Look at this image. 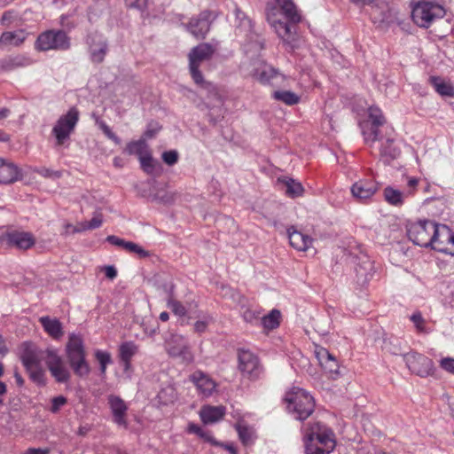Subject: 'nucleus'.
<instances>
[{
  "instance_id": "1",
  "label": "nucleus",
  "mask_w": 454,
  "mask_h": 454,
  "mask_svg": "<svg viewBox=\"0 0 454 454\" xmlns=\"http://www.w3.org/2000/svg\"><path fill=\"white\" fill-rule=\"evenodd\" d=\"M274 2L267 4V20L286 49L293 51L298 47L296 25L301 20V14L292 0H274Z\"/></svg>"
},
{
  "instance_id": "2",
  "label": "nucleus",
  "mask_w": 454,
  "mask_h": 454,
  "mask_svg": "<svg viewBox=\"0 0 454 454\" xmlns=\"http://www.w3.org/2000/svg\"><path fill=\"white\" fill-rule=\"evenodd\" d=\"M215 51V47L211 43H202L193 47L188 54L190 74L194 83L206 90L211 98L217 96V89L215 84L204 79L200 67L203 61L209 60Z\"/></svg>"
},
{
  "instance_id": "3",
  "label": "nucleus",
  "mask_w": 454,
  "mask_h": 454,
  "mask_svg": "<svg viewBox=\"0 0 454 454\" xmlns=\"http://www.w3.org/2000/svg\"><path fill=\"white\" fill-rule=\"evenodd\" d=\"M304 442L306 454H330L335 448L333 430L319 422L309 427Z\"/></svg>"
},
{
  "instance_id": "4",
  "label": "nucleus",
  "mask_w": 454,
  "mask_h": 454,
  "mask_svg": "<svg viewBox=\"0 0 454 454\" xmlns=\"http://www.w3.org/2000/svg\"><path fill=\"white\" fill-rule=\"evenodd\" d=\"M285 400L288 411L298 420L307 419L314 411V398L302 388H292L286 393Z\"/></svg>"
},
{
  "instance_id": "5",
  "label": "nucleus",
  "mask_w": 454,
  "mask_h": 454,
  "mask_svg": "<svg viewBox=\"0 0 454 454\" xmlns=\"http://www.w3.org/2000/svg\"><path fill=\"white\" fill-rule=\"evenodd\" d=\"M80 113L75 106L71 107L67 114L61 115L52 128L51 133L55 137V146H62L69 141L70 136L79 121Z\"/></svg>"
},
{
  "instance_id": "6",
  "label": "nucleus",
  "mask_w": 454,
  "mask_h": 454,
  "mask_svg": "<svg viewBox=\"0 0 454 454\" xmlns=\"http://www.w3.org/2000/svg\"><path fill=\"white\" fill-rule=\"evenodd\" d=\"M71 39L61 29H50L41 33L35 41V49L41 51H67L71 47Z\"/></svg>"
},
{
  "instance_id": "7",
  "label": "nucleus",
  "mask_w": 454,
  "mask_h": 454,
  "mask_svg": "<svg viewBox=\"0 0 454 454\" xmlns=\"http://www.w3.org/2000/svg\"><path fill=\"white\" fill-rule=\"evenodd\" d=\"M435 223L430 220H419L407 224V235L415 245L431 247L434 245V231Z\"/></svg>"
},
{
  "instance_id": "8",
  "label": "nucleus",
  "mask_w": 454,
  "mask_h": 454,
  "mask_svg": "<svg viewBox=\"0 0 454 454\" xmlns=\"http://www.w3.org/2000/svg\"><path fill=\"white\" fill-rule=\"evenodd\" d=\"M444 9L431 2H419L412 9L411 18L415 24L420 27L427 28L436 20L442 18Z\"/></svg>"
},
{
  "instance_id": "9",
  "label": "nucleus",
  "mask_w": 454,
  "mask_h": 454,
  "mask_svg": "<svg viewBox=\"0 0 454 454\" xmlns=\"http://www.w3.org/2000/svg\"><path fill=\"white\" fill-rule=\"evenodd\" d=\"M238 368L243 377L255 381L261 378L263 373V367L259 357L247 349H239L238 352Z\"/></svg>"
},
{
  "instance_id": "10",
  "label": "nucleus",
  "mask_w": 454,
  "mask_h": 454,
  "mask_svg": "<svg viewBox=\"0 0 454 454\" xmlns=\"http://www.w3.org/2000/svg\"><path fill=\"white\" fill-rule=\"evenodd\" d=\"M386 123V119L381 110L377 106H370L368 109V122L363 127V136L366 143L382 141L380 128Z\"/></svg>"
},
{
  "instance_id": "11",
  "label": "nucleus",
  "mask_w": 454,
  "mask_h": 454,
  "mask_svg": "<svg viewBox=\"0 0 454 454\" xmlns=\"http://www.w3.org/2000/svg\"><path fill=\"white\" fill-rule=\"evenodd\" d=\"M90 59L92 63L100 64L108 52V43L105 36L98 32L89 33L85 37Z\"/></svg>"
},
{
  "instance_id": "12",
  "label": "nucleus",
  "mask_w": 454,
  "mask_h": 454,
  "mask_svg": "<svg viewBox=\"0 0 454 454\" xmlns=\"http://www.w3.org/2000/svg\"><path fill=\"white\" fill-rule=\"evenodd\" d=\"M45 363L55 380L59 383H66L71 378L69 370L64 364L62 357L56 349L47 348Z\"/></svg>"
},
{
  "instance_id": "13",
  "label": "nucleus",
  "mask_w": 454,
  "mask_h": 454,
  "mask_svg": "<svg viewBox=\"0 0 454 454\" xmlns=\"http://www.w3.org/2000/svg\"><path fill=\"white\" fill-rule=\"evenodd\" d=\"M434 245L431 248L438 252L454 254V232L445 224L435 223Z\"/></svg>"
},
{
  "instance_id": "14",
  "label": "nucleus",
  "mask_w": 454,
  "mask_h": 454,
  "mask_svg": "<svg viewBox=\"0 0 454 454\" xmlns=\"http://www.w3.org/2000/svg\"><path fill=\"white\" fill-rule=\"evenodd\" d=\"M403 360L408 369L420 377H427L434 371L433 361L422 354L417 352L405 353L403 354Z\"/></svg>"
},
{
  "instance_id": "15",
  "label": "nucleus",
  "mask_w": 454,
  "mask_h": 454,
  "mask_svg": "<svg viewBox=\"0 0 454 454\" xmlns=\"http://www.w3.org/2000/svg\"><path fill=\"white\" fill-rule=\"evenodd\" d=\"M215 18L212 12L205 10L198 16L192 17L185 27L193 36L198 39H204Z\"/></svg>"
},
{
  "instance_id": "16",
  "label": "nucleus",
  "mask_w": 454,
  "mask_h": 454,
  "mask_svg": "<svg viewBox=\"0 0 454 454\" xmlns=\"http://www.w3.org/2000/svg\"><path fill=\"white\" fill-rule=\"evenodd\" d=\"M165 348L170 356L181 357L186 362H192L193 359L189 343L182 335L171 334L170 337L166 340Z\"/></svg>"
},
{
  "instance_id": "17",
  "label": "nucleus",
  "mask_w": 454,
  "mask_h": 454,
  "mask_svg": "<svg viewBox=\"0 0 454 454\" xmlns=\"http://www.w3.org/2000/svg\"><path fill=\"white\" fill-rule=\"evenodd\" d=\"M107 403L113 415V421L119 427H128L127 411L129 407L119 395H109Z\"/></svg>"
},
{
  "instance_id": "18",
  "label": "nucleus",
  "mask_w": 454,
  "mask_h": 454,
  "mask_svg": "<svg viewBox=\"0 0 454 454\" xmlns=\"http://www.w3.org/2000/svg\"><path fill=\"white\" fill-rule=\"evenodd\" d=\"M379 190V184L373 180L360 179L350 188L352 196L358 201L370 200Z\"/></svg>"
},
{
  "instance_id": "19",
  "label": "nucleus",
  "mask_w": 454,
  "mask_h": 454,
  "mask_svg": "<svg viewBox=\"0 0 454 454\" xmlns=\"http://www.w3.org/2000/svg\"><path fill=\"white\" fill-rule=\"evenodd\" d=\"M7 245L20 250H27L35 244V239L31 232L12 231L4 236Z\"/></svg>"
},
{
  "instance_id": "20",
  "label": "nucleus",
  "mask_w": 454,
  "mask_h": 454,
  "mask_svg": "<svg viewBox=\"0 0 454 454\" xmlns=\"http://www.w3.org/2000/svg\"><path fill=\"white\" fill-rule=\"evenodd\" d=\"M315 354L325 372L328 373L332 379H336L340 375V366L336 358L323 347H317Z\"/></svg>"
},
{
  "instance_id": "21",
  "label": "nucleus",
  "mask_w": 454,
  "mask_h": 454,
  "mask_svg": "<svg viewBox=\"0 0 454 454\" xmlns=\"http://www.w3.org/2000/svg\"><path fill=\"white\" fill-rule=\"evenodd\" d=\"M23 176L20 168L8 160L0 158V184H10Z\"/></svg>"
},
{
  "instance_id": "22",
  "label": "nucleus",
  "mask_w": 454,
  "mask_h": 454,
  "mask_svg": "<svg viewBox=\"0 0 454 454\" xmlns=\"http://www.w3.org/2000/svg\"><path fill=\"white\" fill-rule=\"evenodd\" d=\"M252 76L263 85H275L276 80L284 78L278 69L266 63H262L259 67L255 68Z\"/></svg>"
},
{
  "instance_id": "23",
  "label": "nucleus",
  "mask_w": 454,
  "mask_h": 454,
  "mask_svg": "<svg viewBox=\"0 0 454 454\" xmlns=\"http://www.w3.org/2000/svg\"><path fill=\"white\" fill-rule=\"evenodd\" d=\"M66 356L68 363L86 358L82 339L74 333H71L66 345Z\"/></svg>"
},
{
  "instance_id": "24",
  "label": "nucleus",
  "mask_w": 454,
  "mask_h": 454,
  "mask_svg": "<svg viewBox=\"0 0 454 454\" xmlns=\"http://www.w3.org/2000/svg\"><path fill=\"white\" fill-rule=\"evenodd\" d=\"M191 380L194 383L200 393L204 396L211 395L215 389V382L210 377H208L207 374L200 371L195 372L191 376Z\"/></svg>"
},
{
  "instance_id": "25",
  "label": "nucleus",
  "mask_w": 454,
  "mask_h": 454,
  "mask_svg": "<svg viewBox=\"0 0 454 454\" xmlns=\"http://www.w3.org/2000/svg\"><path fill=\"white\" fill-rule=\"evenodd\" d=\"M287 235L290 245L298 251H306L313 241L309 235L298 231L294 226L287 229Z\"/></svg>"
},
{
  "instance_id": "26",
  "label": "nucleus",
  "mask_w": 454,
  "mask_h": 454,
  "mask_svg": "<svg viewBox=\"0 0 454 454\" xmlns=\"http://www.w3.org/2000/svg\"><path fill=\"white\" fill-rule=\"evenodd\" d=\"M401 154L400 148L395 144L393 138L387 137L381 143L380 160L385 164L389 165L394 160Z\"/></svg>"
},
{
  "instance_id": "27",
  "label": "nucleus",
  "mask_w": 454,
  "mask_h": 454,
  "mask_svg": "<svg viewBox=\"0 0 454 454\" xmlns=\"http://www.w3.org/2000/svg\"><path fill=\"white\" fill-rule=\"evenodd\" d=\"M357 281L361 284L368 282L374 273L373 262L366 255L359 258L355 267Z\"/></svg>"
},
{
  "instance_id": "28",
  "label": "nucleus",
  "mask_w": 454,
  "mask_h": 454,
  "mask_svg": "<svg viewBox=\"0 0 454 454\" xmlns=\"http://www.w3.org/2000/svg\"><path fill=\"white\" fill-rule=\"evenodd\" d=\"M30 64V59L24 55L7 56L0 59V72H11Z\"/></svg>"
},
{
  "instance_id": "29",
  "label": "nucleus",
  "mask_w": 454,
  "mask_h": 454,
  "mask_svg": "<svg viewBox=\"0 0 454 454\" xmlns=\"http://www.w3.org/2000/svg\"><path fill=\"white\" fill-rule=\"evenodd\" d=\"M225 415V407L204 406L200 411V416L204 424H213L221 420Z\"/></svg>"
},
{
  "instance_id": "30",
  "label": "nucleus",
  "mask_w": 454,
  "mask_h": 454,
  "mask_svg": "<svg viewBox=\"0 0 454 454\" xmlns=\"http://www.w3.org/2000/svg\"><path fill=\"white\" fill-rule=\"evenodd\" d=\"M39 321L44 331L53 339L59 340L63 336L62 324L59 319L46 316L40 317Z\"/></svg>"
},
{
  "instance_id": "31",
  "label": "nucleus",
  "mask_w": 454,
  "mask_h": 454,
  "mask_svg": "<svg viewBox=\"0 0 454 454\" xmlns=\"http://www.w3.org/2000/svg\"><path fill=\"white\" fill-rule=\"evenodd\" d=\"M27 35V34L23 29L6 31L0 36V44L20 46L25 42Z\"/></svg>"
},
{
  "instance_id": "32",
  "label": "nucleus",
  "mask_w": 454,
  "mask_h": 454,
  "mask_svg": "<svg viewBox=\"0 0 454 454\" xmlns=\"http://www.w3.org/2000/svg\"><path fill=\"white\" fill-rule=\"evenodd\" d=\"M176 399L177 392L171 385L162 387L157 395V401L160 405L167 406L172 404L176 401Z\"/></svg>"
},
{
  "instance_id": "33",
  "label": "nucleus",
  "mask_w": 454,
  "mask_h": 454,
  "mask_svg": "<svg viewBox=\"0 0 454 454\" xmlns=\"http://www.w3.org/2000/svg\"><path fill=\"white\" fill-rule=\"evenodd\" d=\"M124 152L129 155H137L138 159L149 152L148 145L145 138L131 141L127 144Z\"/></svg>"
},
{
  "instance_id": "34",
  "label": "nucleus",
  "mask_w": 454,
  "mask_h": 454,
  "mask_svg": "<svg viewBox=\"0 0 454 454\" xmlns=\"http://www.w3.org/2000/svg\"><path fill=\"white\" fill-rule=\"evenodd\" d=\"M272 98L287 106L297 105L301 100V97L298 94L282 90L273 91Z\"/></svg>"
},
{
  "instance_id": "35",
  "label": "nucleus",
  "mask_w": 454,
  "mask_h": 454,
  "mask_svg": "<svg viewBox=\"0 0 454 454\" xmlns=\"http://www.w3.org/2000/svg\"><path fill=\"white\" fill-rule=\"evenodd\" d=\"M282 182L286 186V194L288 197L294 199L303 194L304 188L300 182L289 177H285Z\"/></svg>"
},
{
  "instance_id": "36",
  "label": "nucleus",
  "mask_w": 454,
  "mask_h": 454,
  "mask_svg": "<svg viewBox=\"0 0 454 454\" xmlns=\"http://www.w3.org/2000/svg\"><path fill=\"white\" fill-rule=\"evenodd\" d=\"M430 82L436 92L440 95L447 97L454 96V87L450 83L443 81L442 78L432 76L430 78Z\"/></svg>"
},
{
  "instance_id": "37",
  "label": "nucleus",
  "mask_w": 454,
  "mask_h": 454,
  "mask_svg": "<svg viewBox=\"0 0 454 454\" xmlns=\"http://www.w3.org/2000/svg\"><path fill=\"white\" fill-rule=\"evenodd\" d=\"M20 360L26 370L40 365V359L36 351L30 348L24 349L20 356Z\"/></svg>"
},
{
  "instance_id": "38",
  "label": "nucleus",
  "mask_w": 454,
  "mask_h": 454,
  "mask_svg": "<svg viewBox=\"0 0 454 454\" xmlns=\"http://www.w3.org/2000/svg\"><path fill=\"white\" fill-rule=\"evenodd\" d=\"M138 160L142 169L149 175H154L160 168V164L153 160L150 151Z\"/></svg>"
},
{
  "instance_id": "39",
  "label": "nucleus",
  "mask_w": 454,
  "mask_h": 454,
  "mask_svg": "<svg viewBox=\"0 0 454 454\" xmlns=\"http://www.w3.org/2000/svg\"><path fill=\"white\" fill-rule=\"evenodd\" d=\"M280 312L272 309L268 315L263 316L260 321L264 329L273 330L279 325Z\"/></svg>"
},
{
  "instance_id": "40",
  "label": "nucleus",
  "mask_w": 454,
  "mask_h": 454,
  "mask_svg": "<svg viewBox=\"0 0 454 454\" xmlns=\"http://www.w3.org/2000/svg\"><path fill=\"white\" fill-rule=\"evenodd\" d=\"M386 201L393 206H400L403 202V194L397 189L387 186L384 189Z\"/></svg>"
},
{
  "instance_id": "41",
  "label": "nucleus",
  "mask_w": 454,
  "mask_h": 454,
  "mask_svg": "<svg viewBox=\"0 0 454 454\" xmlns=\"http://www.w3.org/2000/svg\"><path fill=\"white\" fill-rule=\"evenodd\" d=\"M137 352V346L133 341H125L119 347L120 360H131Z\"/></svg>"
},
{
  "instance_id": "42",
  "label": "nucleus",
  "mask_w": 454,
  "mask_h": 454,
  "mask_svg": "<svg viewBox=\"0 0 454 454\" xmlns=\"http://www.w3.org/2000/svg\"><path fill=\"white\" fill-rule=\"evenodd\" d=\"M69 365L74 371V373L80 378L88 376L90 372V368L86 358L70 362Z\"/></svg>"
},
{
  "instance_id": "43",
  "label": "nucleus",
  "mask_w": 454,
  "mask_h": 454,
  "mask_svg": "<svg viewBox=\"0 0 454 454\" xmlns=\"http://www.w3.org/2000/svg\"><path fill=\"white\" fill-rule=\"evenodd\" d=\"M103 223L101 215L93 216L90 221L82 222L80 223V228H74L73 232H82L87 230H94L99 228Z\"/></svg>"
},
{
  "instance_id": "44",
  "label": "nucleus",
  "mask_w": 454,
  "mask_h": 454,
  "mask_svg": "<svg viewBox=\"0 0 454 454\" xmlns=\"http://www.w3.org/2000/svg\"><path fill=\"white\" fill-rule=\"evenodd\" d=\"M123 249L130 254H137L139 258H146L150 256L149 251L132 241H126Z\"/></svg>"
},
{
  "instance_id": "45",
  "label": "nucleus",
  "mask_w": 454,
  "mask_h": 454,
  "mask_svg": "<svg viewBox=\"0 0 454 454\" xmlns=\"http://www.w3.org/2000/svg\"><path fill=\"white\" fill-rule=\"evenodd\" d=\"M96 124L102 130L106 137H107L110 140H112L114 144L120 145L121 140L119 137H117L110 129V127L100 118L95 117Z\"/></svg>"
},
{
  "instance_id": "46",
  "label": "nucleus",
  "mask_w": 454,
  "mask_h": 454,
  "mask_svg": "<svg viewBox=\"0 0 454 454\" xmlns=\"http://www.w3.org/2000/svg\"><path fill=\"white\" fill-rule=\"evenodd\" d=\"M384 349L395 356L403 355L401 341L397 338L389 339L384 341Z\"/></svg>"
},
{
  "instance_id": "47",
  "label": "nucleus",
  "mask_w": 454,
  "mask_h": 454,
  "mask_svg": "<svg viewBox=\"0 0 454 454\" xmlns=\"http://www.w3.org/2000/svg\"><path fill=\"white\" fill-rule=\"evenodd\" d=\"M236 20L239 21L238 25V28L239 30H244L245 32H250L252 30V22L246 16V14L241 12L239 9L236 8L235 10Z\"/></svg>"
},
{
  "instance_id": "48",
  "label": "nucleus",
  "mask_w": 454,
  "mask_h": 454,
  "mask_svg": "<svg viewBox=\"0 0 454 454\" xmlns=\"http://www.w3.org/2000/svg\"><path fill=\"white\" fill-rule=\"evenodd\" d=\"M29 374L30 379L38 385H44V372L41 365L31 367L30 370H26Z\"/></svg>"
},
{
  "instance_id": "49",
  "label": "nucleus",
  "mask_w": 454,
  "mask_h": 454,
  "mask_svg": "<svg viewBox=\"0 0 454 454\" xmlns=\"http://www.w3.org/2000/svg\"><path fill=\"white\" fill-rule=\"evenodd\" d=\"M168 308L179 317H184L186 314L184 306L176 300L169 299L168 301Z\"/></svg>"
},
{
  "instance_id": "50",
  "label": "nucleus",
  "mask_w": 454,
  "mask_h": 454,
  "mask_svg": "<svg viewBox=\"0 0 454 454\" xmlns=\"http://www.w3.org/2000/svg\"><path fill=\"white\" fill-rule=\"evenodd\" d=\"M35 172L43 177L51 179H58L61 176L60 171L53 170L45 167L38 168L35 169Z\"/></svg>"
},
{
  "instance_id": "51",
  "label": "nucleus",
  "mask_w": 454,
  "mask_h": 454,
  "mask_svg": "<svg viewBox=\"0 0 454 454\" xmlns=\"http://www.w3.org/2000/svg\"><path fill=\"white\" fill-rule=\"evenodd\" d=\"M178 153L176 150L166 151L161 155L163 161L168 166L175 165L178 160Z\"/></svg>"
},
{
  "instance_id": "52",
  "label": "nucleus",
  "mask_w": 454,
  "mask_h": 454,
  "mask_svg": "<svg viewBox=\"0 0 454 454\" xmlns=\"http://www.w3.org/2000/svg\"><path fill=\"white\" fill-rule=\"evenodd\" d=\"M67 399L63 395L55 396L51 399V405L50 411L52 413H57L59 411L60 408L67 404Z\"/></svg>"
},
{
  "instance_id": "53",
  "label": "nucleus",
  "mask_w": 454,
  "mask_h": 454,
  "mask_svg": "<svg viewBox=\"0 0 454 454\" xmlns=\"http://www.w3.org/2000/svg\"><path fill=\"white\" fill-rule=\"evenodd\" d=\"M95 357L100 365H107L112 363L111 354L107 351L98 349L95 351Z\"/></svg>"
},
{
  "instance_id": "54",
  "label": "nucleus",
  "mask_w": 454,
  "mask_h": 454,
  "mask_svg": "<svg viewBox=\"0 0 454 454\" xmlns=\"http://www.w3.org/2000/svg\"><path fill=\"white\" fill-rule=\"evenodd\" d=\"M237 431L240 441L245 444H249L251 442V432L247 427L240 425L237 426Z\"/></svg>"
},
{
  "instance_id": "55",
  "label": "nucleus",
  "mask_w": 454,
  "mask_h": 454,
  "mask_svg": "<svg viewBox=\"0 0 454 454\" xmlns=\"http://www.w3.org/2000/svg\"><path fill=\"white\" fill-rule=\"evenodd\" d=\"M440 367L445 372L454 374V358L443 357L439 362Z\"/></svg>"
},
{
  "instance_id": "56",
  "label": "nucleus",
  "mask_w": 454,
  "mask_h": 454,
  "mask_svg": "<svg viewBox=\"0 0 454 454\" xmlns=\"http://www.w3.org/2000/svg\"><path fill=\"white\" fill-rule=\"evenodd\" d=\"M125 4L129 8H135L142 12L147 7V0H125Z\"/></svg>"
},
{
  "instance_id": "57",
  "label": "nucleus",
  "mask_w": 454,
  "mask_h": 454,
  "mask_svg": "<svg viewBox=\"0 0 454 454\" xmlns=\"http://www.w3.org/2000/svg\"><path fill=\"white\" fill-rule=\"evenodd\" d=\"M243 318L246 322L254 323L260 318V313L255 310L247 309L243 312Z\"/></svg>"
},
{
  "instance_id": "58",
  "label": "nucleus",
  "mask_w": 454,
  "mask_h": 454,
  "mask_svg": "<svg viewBox=\"0 0 454 454\" xmlns=\"http://www.w3.org/2000/svg\"><path fill=\"white\" fill-rule=\"evenodd\" d=\"M210 318H205L203 320H198L194 324V332L197 333H203L207 331Z\"/></svg>"
},
{
  "instance_id": "59",
  "label": "nucleus",
  "mask_w": 454,
  "mask_h": 454,
  "mask_svg": "<svg viewBox=\"0 0 454 454\" xmlns=\"http://www.w3.org/2000/svg\"><path fill=\"white\" fill-rule=\"evenodd\" d=\"M160 129V127L158 126L157 124L153 125V123H150L147 126V129L144 133L143 138L151 139V138L154 137Z\"/></svg>"
},
{
  "instance_id": "60",
  "label": "nucleus",
  "mask_w": 454,
  "mask_h": 454,
  "mask_svg": "<svg viewBox=\"0 0 454 454\" xmlns=\"http://www.w3.org/2000/svg\"><path fill=\"white\" fill-rule=\"evenodd\" d=\"M411 320L413 322V324L415 325L416 328L419 331L423 330L424 319L422 317L421 313H419V312L413 313L411 316Z\"/></svg>"
},
{
  "instance_id": "61",
  "label": "nucleus",
  "mask_w": 454,
  "mask_h": 454,
  "mask_svg": "<svg viewBox=\"0 0 454 454\" xmlns=\"http://www.w3.org/2000/svg\"><path fill=\"white\" fill-rule=\"evenodd\" d=\"M106 241L108 243H110L111 245H114V246H116V247H124V244L126 242L125 239H121L117 236H114V235H109L106 237Z\"/></svg>"
},
{
  "instance_id": "62",
  "label": "nucleus",
  "mask_w": 454,
  "mask_h": 454,
  "mask_svg": "<svg viewBox=\"0 0 454 454\" xmlns=\"http://www.w3.org/2000/svg\"><path fill=\"white\" fill-rule=\"evenodd\" d=\"M104 270L106 277L109 279H114L117 277V270L113 265L106 266Z\"/></svg>"
},
{
  "instance_id": "63",
  "label": "nucleus",
  "mask_w": 454,
  "mask_h": 454,
  "mask_svg": "<svg viewBox=\"0 0 454 454\" xmlns=\"http://www.w3.org/2000/svg\"><path fill=\"white\" fill-rule=\"evenodd\" d=\"M24 454H50V449L28 448Z\"/></svg>"
},
{
  "instance_id": "64",
  "label": "nucleus",
  "mask_w": 454,
  "mask_h": 454,
  "mask_svg": "<svg viewBox=\"0 0 454 454\" xmlns=\"http://www.w3.org/2000/svg\"><path fill=\"white\" fill-rule=\"evenodd\" d=\"M188 431L190 433L196 434L199 436H204L202 434H203V429L200 426H198L196 424H190L189 427H188Z\"/></svg>"
}]
</instances>
